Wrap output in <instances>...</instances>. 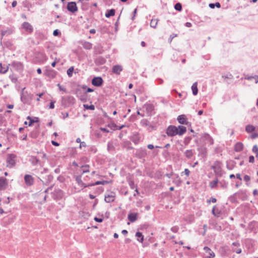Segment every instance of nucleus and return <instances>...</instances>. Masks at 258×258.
I'll return each mask as SVG.
<instances>
[{"label": "nucleus", "instance_id": "nucleus-43", "mask_svg": "<svg viewBox=\"0 0 258 258\" xmlns=\"http://www.w3.org/2000/svg\"><path fill=\"white\" fill-rule=\"evenodd\" d=\"M89 167L90 166L89 165H82L81 168H82V174L89 172Z\"/></svg>", "mask_w": 258, "mask_h": 258}, {"label": "nucleus", "instance_id": "nucleus-51", "mask_svg": "<svg viewBox=\"0 0 258 258\" xmlns=\"http://www.w3.org/2000/svg\"><path fill=\"white\" fill-rule=\"evenodd\" d=\"M174 9L178 11H180L182 10V6L179 3H176L174 6Z\"/></svg>", "mask_w": 258, "mask_h": 258}, {"label": "nucleus", "instance_id": "nucleus-5", "mask_svg": "<svg viewBox=\"0 0 258 258\" xmlns=\"http://www.w3.org/2000/svg\"><path fill=\"white\" fill-rule=\"evenodd\" d=\"M166 133L169 137H173L177 135V127L174 125H169L166 129Z\"/></svg>", "mask_w": 258, "mask_h": 258}, {"label": "nucleus", "instance_id": "nucleus-10", "mask_svg": "<svg viewBox=\"0 0 258 258\" xmlns=\"http://www.w3.org/2000/svg\"><path fill=\"white\" fill-rule=\"evenodd\" d=\"M16 155L14 154H10L7 158V162L8 164V166L12 167L15 165Z\"/></svg>", "mask_w": 258, "mask_h": 258}, {"label": "nucleus", "instance_id": "nucleus-62", "mask_svg": "<svg viewBox=\"0 0 258 258\" xmlns=\"http://www.w3.org/2000/svg\"><path fill=\"white\" fill-rule=\"evenodd\" d=\"M244 179L246 182H248L250 180V177L249 175H246L244 176Z\"/></svg>", "mask_w": 258, "mask_h": 258}, {"label": "nucleus", "instance_id": "nucleus-56", "mask_svg": "<svg viewBox=\"0 0 258 258\" xmlns=\"http://www.w3.org/2000/svg\"><path fill=\"white\" fill-rule=\"evenodd\" d=\"M191 137H186L184 139V143L185 144V145H188L190 141H191Z\"/></svg>", "mask_w": 258, "mask_h": 258}, {"label": "nucleus", "instance_id": "nucleus-54", "mask_svg": "<svg viewBox=\"0 0 258 258\" xmlns=\"http://www.w3.org/2000/svg\"><path fill=\"white\" fill-rule=\"evenodd\" d=\"M27 119L28 120H30V121L29 122V124H28L29 126H31L34 122L38 121V119H37L36 120H34L33 119H32L31 117H30V116H28L27 117Z\"/></svg>", "mask_w": 258, "mask_h": 258}, {"label": "nucleus", "instance_id": "nucleus-63", "mask_svg": "<svg viewBox=\"0 0 258 258\" xmlns=\"http://www.w3.org/2000/svg\"><path fill=\"white\" fill-rule=\"evenodd\" d=\"M94 220L97 222H99V223H101L103 221V219L102 218H97V217H95L94 218Z\"/></svg>", "mask_w": 258, "mask_h": 258}, {"label": "nucleus", "instance_id": "nucleus-34", "mask_svg": "<svg viewBox=\"0 0 258 258\" xmlns=\"http://www.w3.org/2000/svg\"><path fill=\"white\" fill-rule=\"evenodd\" d=\"M198 84L197 82H195L193 84V85L191 86V90L192 91V94L194 95H197L198 93V89L197 87Z\"/></svg>", "mask_w": 258, "mask_h": 258}, {"label": "nucleus", "instance_id": "nucleus-39", "mask_svg": "<svg viewBox=\"0 0 258 258\" xmlns=\"http://www.w3.org/2000/svg\"><path fill=\"white\" fill-rule=\"evenodd\" d=\"M173 176H174L173 182L176 183L177 185H179L181 183V181L180 180V178L178 175L176 174H174Z\"/></svg>", "mask_w": 258, "mask_h": 258}, {"label": "nucleus", "instance_id": "nucleus-36", "mask_svg": "<svg viewBox=\"0 0 258 258\" xmlns=\"http://www.w3.org/2000/svg\"><path fill=\"white\" fill-rule=\"evenodd\" d=\"M115 11L114 9H111L110 10L107 11L105 13V17L107 18H109L111 16H113L115 15Z\"/></svg>", "mask_w": 258, "mask_h": 258}, {"label": "nucleus", "instance_id": "nucleus-57", "mask_svg": "<svg viewBox=\"0 0 258 258\" xmlns=\"http://www.w3.org/2000/svg\"><path fill=\"white\" fill-rule=\"evenodd\" d=\"M179 230V228L178 226H173L171 228V230L174 233H177Z\"/></svg>", "mask_w": 258, "mask_h": 258}, {"label": "nucleus", "instance_id": "nucleus-59", "mask_svg": "<svg viewBox=\"0 0 258 258\" xmlns=\"http://www.w3.org/2000/svg\"><path fill=\"white\" fill-rule=\"evenodd\" d=\"M252 152H254V153H257L258 152V147L257 146V145H254L253 146V148H252Z\"/></svg>", "mask_w": 258, "mask_h": 258}, {"label": "nucleus", "instance_id": "nucleus-32", "mask_svg": "<svg viewBox=\"0 0 258 258\" xmlns=\"http://www.w3.org/2000/svg\"><path fill=\"white\" fill-rule=\"evenodd\" d=\"M218 182V179L217 178H215L213 181H211L209 183V186L211 188H215L217 186Z\"/></svg>", "mask_w": 258, "mask_h": 258}, {"label": "nucleus", "instance_id": "nucleus-15", "mask_svg": "<svg viewBox=\"0 0 258 258\" xmlns=\"http://www.w3.org/2000/svg\"><path fill=\"white\" fill-rule=\"evenodd\" d=\"M122 67L119 64L114 65L112 68V72L116 75H120V73L122 71Z\"/></svg>", "mask_w": 258, "mask_h": 258}, {"label": "nucleus", "instance_id": "nucleus-29", "mask_svg": "<svg viewBox=\"0 0 258 258\" xmlns=\"http://www.w3.org/2000/svg\"><path fill=\"white\" fill-rule=\"evenodd\" d=\"M243 145L240 142L237 143L234 146V150L236 152H240L243 150Z\"/></svg>", "mask_w": 258, "mask_h": 258}, {"label": "nucleus", "instance_id": "nucleus-40", "mask_svg": "<svg viewBox=\"0 0 258 258\" xmlns=\"http://www.w3.org/2000/svg\"><path fill=\"white\" fill-rule=\"evenodd\" d=\"M158 22V19H152L150 22V26L153 28H156Z\"/></svg>", "mask_w": 258, "mask_h": 258}, {"label": "nucleus", "instance_id": "nucleus-4", "mask_svg": "<svg viewBox=\"0 0 258 258\" xmlns=\"http://www.w3.org/2000/svg\"><path fill=\"white\" fill-rule=\"evenodd\" d=\"M147 150L145 148H140L137 149L135 153V156L138 158L142 159L145 158L147 155Z\"/></svg>", "mask_w": 258, "mask_h": 258}, {"label": "nucleus", "instance_id": "nucleus-12", "mask_svg": "<svg viewBox=\"0 0 258 258\" xmlns=\"http://www.w3.org/2000/svg\"><path fill=\"white\" fill-rule=\"evenodd\" d=\"M103 82V79L100 77H94L92 80V85L96 87L101 86L102 85Z\"/></svg>", "mask_w": 258, "mask_h": 258}, {"label": "nucleus", "instance_id": "nucleus-61", "mask_svg": "<svg viewBox=\"0 0 258 258\" xmlns=\"http://www.w3.org/2000/svg\"><path fill=\"white\" fill-rule=\"evenodd\" d=\"M249 162L250 163H253L254 162V157L253 156H250L249 157Z\"/></svg>", "mask_w": 258, "mask_h": 258}, {"label": "nucleus", "instance_id": "nucleus-64", "mask_svg": "<svg viewBox=\"0 0 258 258\" xmlns=\"http://www.w3.org/2000/svg\"><path fill=\"white\" fill-rule=\"evenodd\" d=\"M49 108L50 109H53L54 108V102L51 101L50 103Z\"/></svg>", "mask_w": 258, "mask_h": 258}, {"label": "nucleus", "instance_id": "nucleus-31", "mask_svg": "<svg viewBox=\"0 0 258 258\" xmlns=\"http://www.w3.org/2000/svg\"><path fill=\"white\" fill-rule=\"evenodd\" d=\"M127 181H128V184H129L130 187L132 189L136 188L135 191L137 192V194H139L138 189L137 188L136 185L135 184V183H134V181L131 178H129L127 180Z\"/></svg>", "mask_w": 258, "mask_h": 258}, {"label": "nucleus", "instance_id": "nucleus-49", "mask_svg": "<svg viewBox=\"0 0 258 258\" xmlns=\"http://www.w3.org/2000/svg\"><path fill=\"white\" fill-rule=\"evenodd\" d=\"M39 134L37 131H34L30 133V137L32 138H36Z\"/></svg>", "mask_w": 258, "mask_h": 258}, {"label": "nucleus", "instance_id": "nucleus-9", "mask_svg": "<svg viewBox=\"0 0 258 258\" xmlns=\"http://www.w3.org/2000/svg\"><path fill=\"white\" fill-rule=\"evenodd\" d=\"M115 197V193L113 191H110L105 196L104 200L107 203H111L114 201Z\"/></svg>", "mask_w": 258, "mask_h": 258}, {"label": "nucleus", "instance_id": "nucleus-14", "mask_svg": "<svg viewBox=\"0 0 258 258\" xmlns=\"http://www.w3.org/2000/svg\"><path fill=\"white\" fill-rule=\"evenodd\" d=\"M75 180L78 185H79L82 188H85L87 187L91 186V185H89V183L87 184L83 182V181L82 180L81 175L75 176Z\"/></svg>", "mask_w": 258, "mask_h": 258}, {"label": "nucleus", "instance_id": "nucleus-11", "mask_svg": "<svg viewBox=\"0 0 258 258\" xmlns=\"http://www.w3.org/2000/svg\"><path fill=\"white\" fill-rule=\"evenodd\" d=\"M140 124L143 127H147V130L149 131H152L154 129V126L150 124V122L147 119H142Z\"/></svg>", "mask_w": 258, "mask_h": 258}, {"label": "nucleus", "instance_id": "nucleus-42", "mask_svg": "<svg viewBox=\"0 0 258 258\" xmlns=\"http://www.w3.org/2000/svg\"><path fill=\"white\" fill-rule=\"evenodd\" d=\"M8 71V67H3L2 64L0 63V73L5 74Z\"/></svg>", "mask_w": 258, "mask_h": 258}, {"label": "nucleus", "instance_id": "nucleus-37", "mask_svg": "<svg viewBox=\"0 0 258 258\" xmlns=\"http://www.w3.org/2000/svg\"><path fill=\"white\" fill-rule=\"evenodd\" d=\"M184 154L185 156L188 159H190L194 155L192 150H187Z\"/></svg>", "mask_w": 258, "mask_h": 258}, {"label": "nucleus", "instance_id": "nucleus-26", "mask_svg": "<svg viewBox=\"0 0 258 258\" xmlns=\"http://www.w3.org/2000/svg\"><path fill=\"white\" fill-rule=\"evenodd\" d=\"M29 161L33 166H36L40 163L39 160L35 156H31L29 159Z\"/></svg>", "mask_w": 258, "mask_h": 258}, {"label": "nucleus", "instance_id": "nucleus-52", "mask_svg": "<svg viewBox=\"0 0 258 258\" xmlns=\"http://www.w3.org/2000/svg\"><path fill=\"white\" fill-rule=\"evenodd\" d=\"M74 72V68L73 67H70L68 70H67V74L69 77H72L73 75V73Z\"/></svg>", "mask_w": 258, "mask_h": 258}, {"label": "nucleus", "instance_id": "nucleus-44", "mask_svg": "<svg viewBox=\"0 0 258 258\" xmlns=\"http://www.w3.org/2000/svg\"><path fill=\"white\" fill-rule=\"evenodd\" d=\"M216 7L218 8H221V5L219 3L217 2L215 4L211 3L209 4V7L211 9H214L215 7Z\"/></svg>", "mask_w": 258, "mask_h": 258}, {"label": "nucleus", "instance_id": "nucleus-17", "mask_svg": "<svg viewBox=\"0 0 258 258\" xmlns=\"http://www.w3.org/2000/svg\"><path fill=\"white\" fill-rule=\"evenodd\" d=\"M131 139L135 144H138L140 141L141 137L138 133H135L133 134Z\"/></svg>", "mask_w": 258, "mask_h": 258}, {"label": "nucleus", "instance_id": "nucleus-6", "mask_svg": "<svg viewBox=\"0 0 258 258\" xmlns=\"http://www.w3.org/2000/svg\"><path fill=\"white\" fill-rule=\"evenodd\" d=\"M205 258H213L215 256V253L208 246L204 247Z\"/></svg>", "mask_w": 258, "mask_h": 258}, {"label": "nucleus", "instance_id": "nucleus-8", "mask_svg": "<svg viewBox=\"0 0 258 258\" xmlns=\"http://www.w3.org/2000/svg\"><path fill=\"white\" fill-rule=\"evenodd\" d=\"M64 196L63 192L60 189H57L53 192V198L56 200H61Z\"/></svg>", "mask_w": 258, "mask_h": 258}, {"label": "nucleus", "instance_id": "nucleus-30", "mask_svg": "<svg viewBox=\"0 0 258 258\" xmlns=\"http://www.w3.org/2000/svg\"><path fill=\"white\" fill-rule=\"evenodd\" d=\"M110 182V181H107V180L97 181L94 183H89V185H91V186H95V185H99V184L104 185V184L109 183Z\"/></svg>", "mask_w": 258, "mask_h": 258}, {"label": "nucleus", "instance_id": "nucleus-50", "mask_svg": "<svg viewBox=\"0 0 258 258\" xmlns=\"http://www.w3.org/2000/svg\"><path fill=\"white\" fill-rule=\"evenodd\" d=\"M9 78L11 79V81L14 83H16L18 81L17 78L14 75H10Z\"/></svg>", "mask_w": 258, "mask_h": 258}, {"label": "nucleus", "instance_id": "nucleus-22", "mask_svg": "<svg viewBox=\"0 0 258 258\" xmlns=\"http://www.w3.org/2000/svg\"><path fill=\"white\" fill-rule=\"evenodd\" d=\"M95 62L97 65H102L106 62V59L103 56H98L95 60Z\"/></svg>", "mask_w": 258, "mask_h": 258}, {"label": "nucleus", "instance_id": "nucleus-28", "mask_svg": "<svg viewBox=\"0 0 258 258\" xmlns=\"http://www.w3.org/2000/svg\"><path fill=\"white\" fill-rule=\"evenodd\" d=\"M7 185L6 179L4 177L0 178V190L4 189Z\"/></svg>", "mask_w": 258, "mask_h": 258}, {"label": "nucleus", "instance_id": "nucleus-2", "mask_svg": "<svg viewBox=\"0 0 258 258\" xmlns=\"http://www.w3.org/2000/svg\"><path fill=\"white\" fill-rule=\"evenodd\" d=\"M222 163L220 161H216L211 166V168L213 169L216 175L222 176Z\"/></svg>", "mask_w": 258, "mask_h": 258}, {"label": "nucleus", "instance_id": "nucleus-18", "mask_svg": "<svg viewBox=\"0 0 258 258\" xmlns=\"http://www.w3.org/2000/svg\"><path fill=\"white\" fill-rule=\"evenodd\" d=\"M22 26H23V28L25 29L27 32H28L30 33H32L33 32V27L28 22H24Z\"/></svg>", "mask_w": 258, "mask_h": 258}, {"label": "nucleus", "instance_id": "nucleus-53", "mask_svg": "<svg viewBox=\"0 0 258 258\" xmlns=\"http://www.w3.org/2000/svg\"><path fill=\"white\" fill-rule=\"evenodd\" d=\"M232 249L233 252H235L236 253H237L238 254L240 253L242 251L241 249L240 248H238V247H232Z\"/></svg>", "mask_w": 258, "mask_h": 258}, {"label": "nucleus", "instance_id": "nucleus-35", "mask_svg": "<svg viewBox=\"0 0 258 258\" xmlns=\"http://www.w3.org/2000/svg\"><path fill=\"white\" fill-rule=\"evenodd\" d=\"M136 236L137 238V240L140 242H143L144 240V236L142 233L140 232H137L136 233Z\"/></svg>", "mask_w": 258, "mask_h": 258}, {"label": "nucleus", "instance_id": "nucleus-25", "mask_svg": "<svg viewBox=\"0 0 258 258\" xmlns=\"http://www.w3.org/2000/svg\"><path fill=\"white\" fill-rule=\"evenodd\" d=\"M82 44L84 49L87 50H90L92 48V44L88 41H83Z\"/></svg>", "mask_w": 258, "mask_h": 258}, {"label": "nucleus", "instance_id": "nucleus-23", "mask_svg": "<svg viewBox=\"0 0 258 258\" xmlns=\"http://www.w3.org/2000/svg\"><path fill=\"white\" fill-rule=\"evenodd\" d=\"M177 135L181 136L183 135L186 132V127L182 125H179L177 127Z\"/></svg>", "mask_w": 258, "mask_h": 258}, {"label": "nucleus", "instance_id": "nucleus-1", "mask_svg": "<svg viewBox=\"0 0 258 258\" xmlns=\"http://www.w3.org/2000/svg\"><path fill=\"white\" fill-rule=\"evenodd\" d=\"M25 88H23L21 92V100L23 103L28 104L32 98V95L25 91Z\"/></svg>", "mask_w": 258, "mask_h": 258}, {"label": "nucleus", "instance_id": "nucleus-19", "mask_svg": "<svg viewBox=\"0 0 258 258\" xmlns=\"http://www.w3.org/2000/svg\"><path fill=\"white\" fill-rule=\"evenodd\" d=\"M202 138L209 143L210 145H213L214 143L213 139L212 137L208 134H204L202 135Z\"/></svg>", "mask_w": 258, "mask_h": 258}, {"label": "nucleus", "instance_id": "nucleus-16", "mask_svg": "<svg viewBox=\"0 0 258 258\" xmlns=\"http://www.w3.org/2000/svg\"><path fill=\"white\" fill-rule=\"evenodd\" d=\"M12 66L14 69L18 71H21L23 70V64L19 61H14L12 63Z\"/></svg>", "mask_w": 258, "mask_h": 258}, {"label": "nucleus", "instance_id": "nucleus-27", "mask_svg": "<svg viewBox=\"0 0 258 258\" xmlns=\"http://www.w3.org/2000/svg\"><path fill=\"white\" fill-rule=\"evenodd\" d=\"M107 126H108V127H109V128H110L111 129H112L113 130H121V128H122L124 126V125H122L120 126H118L114 123H110L108 124Z\"/></svg>", "mask_w": 258, "mask_h": 258}, {"label": "nucleus", "instance_id": "nucleus-45", "mask_svg": "<svg viewBox=\"0 0 258 258\" xmlns=\"http://www.w3.org/2000/svg\"><path fill=\"white\" fill-rule=\"evenodd\" d=\"M80 99L84 102H85L87 101V95L86 93H84L83 95H81L80 96Z\"/></svg>", "mask_w": 258, "mask_h": 258}, {"label": "nucleus", "instance_id": "nucleus-55", "mask_svg": "<svg viewBox=\"0 0 258 258\" xmlns=\"http://www.w3.org/2000/svg\"><path fill=\"white\" fill-rule=\"evenodd\" d=\"M216 206H215L212 209V214L216 217H219L220 214V212H218L217 213H216Z\"/></svg>", "mask_w": 258, "mask_h": 258}, {"label": "nucleus", "instance_id": "nucleus-13", "mask_svg": "<svg viewBox=\"0 0 258 258\" xmlns=\"http://www.w3.org/2000/svg\"><path fill=\"white\" fill-rule=\"evenodd\" d=\"M67 9L69 11L72 13H75L78 11V8L77 7L75 2H69L67 5Z\"/></svg>", "mask_w": 258, "mask_h": 258}, {"label": "nucleus", "instance_id": "nucleus-21", "mask_svg": "<svg viewBox=\"0 0 258 258\" xmlns=\"http://www.w3.org/2000/svg\"><path fill=\"white\" fill-rule=\"evenodd\" d=\"M178 121L180 124H187V118H186V116L185 115H180L177 117V118Z\"/></svg>", "mask_w": 258, "mask_h": 258}, {"label": "nucleus", "instance_id": "nucleus-48", "mask_svg": "<svg viewBox=\"0 0 258 258\" xmlns=\"http://www.w3.org/2000/svg\"><path fill=\"white\" fill-rule=\"evenodd\" d=\"M47 75L48 76H50L52 78H54L55 76V72L53 70L48 71V72L47 73Z\"/></svg>", "mask_w": 258, "mask_h": 258}, {"label": "nucleus", "instance_id": "nucleus-7", "mask_svg": "<svg viewBox=\"0 0 258 258\" xmlns=\"http://www.w3.org/2000/svg\"><path fill=\"white\" fill-rule=\"evenodd\" d=\"M24 181H25V184L27 186H31L34 184V179L32 177V175H29V174H26L24 176Z\"/></svg>", "mask_w": 258, "mask_h": 258}, {"label": "nucleus", "instance_id": "nucleus-41", "mask_svg": "<svg viewBox=\"0 0 258 258\" xmlns=\"http://www.w3.org/2000/svg\"><path fill=\"white\" fill-rule=\"evenodd\" d=\"M66 100L70 104H73L75 102V99L73 96H68L66 98Z\"/></svg>", "mask_w": 258, "mask_h": 258}, {"label": "nucleus", "instance_id": "nucleus-20", "mask_svg": "<svg viewBox=\"0 0 258 258\" xmlns=\"http://www.w3.org/2000/svg\"><path fill=\"white\" fill-rule=\"evenodd\" d=\"M145 107L148 115H151L153 110H154V107L153 105L151 104H148L145 105Z\"/></svg>", "mask_w": 258, "mask_h": 258}, {"label": "nucleus", "instance_id": "nucleus-58", "mask_svg": "<svg viewBox=\"0 0 258 258\" xmlns=\"http://www.w3.org/2000/svg\"><path fill=\"white\" fill-rule=\"evenodd\" d=\"M217 202V200L215 198L212 197L210 200L207 201V203L210 204L211 202L216 203Z\"/></svg>", "mask_w": 258, "mask_h": 258}, {"label": "nucleus", "instance_id": "nucleus-38", "mask_svg": "<svg viewBox=\"0 0 258 258\" xmlns=\"http://www.w3.org/2000/svg\"><path fill=\"white\" fill-rule=\"evenodd\" d=\"M255 129V127L253 125H250V124H248V125H246L245 127V131L247 133H251V132L254 131Z\"/></svg>", "mask_w": 258, "mask_h": 258}, {"label": "nucleus", "instance_id": "nucleus-24", "mask_svg": "<svg viewBox=\"0 0 258 258\" xmlns=\"http://www.w3.org/2000/svg\"><path fill=\"white\" fill-rule=\"evenodd\" d=\"M210 225H211L213 228L217 231H220L222 230L221 225L216 222H213L211 223Z\"/></svg>", "mask_w": 258, "mask_h": 258}, {"label": "nucleus", "instance_id": "nucleus-60", "mask_svg": "<svg viewBox=\"0 0 258 258\" xmlns=\"http://www.w3.org/2000/svg\"><path fill=\"white\" fill-rule=\"evenodd\" d=\"M59 34H60V32L58 30L56 29V30L53 31V35L54 36H56L59 35Z\"/></svg>", "mask_w": 258, "mask_h": 258}, {"label": "nucleus", "instance_id": "nucleus-46", "mask_svg": "<svg viewBox=\"0 0 258 258\" xmlns=\"http://www.w3.org/2000/svg\"><path fill=\"white\" fill-rule=\"evenodd\" d=\"M114 149H115V148L112 143H110V142L108 143L107 150L108 151L110 152V151H113L114 150Z\"/></svg>", "mask_w": 258, "mask_h": 258}, {"label": "nucleus", "instance_id": "nucleus-33", "mask_svg": "<svg viewBox=\"0 0 258 258\" xmlns=\"http://www.w3.org/2000/svg\"><path fill=\"white\" fill-rule=\"evenodd\" d=\"M137 215L136 213H130L128 215V219L131 222H134L136 221Z\"/></svg>", "mask_w": 258, "mask_h": 258}, {"label": "nucleus", "instance_id": "nucleus-3", "mask_svg": "<svg viewBox=\"0 0 258 258\" xmlns=\"http://www.w3.org/2000/svg\"><path fill=\"white\" fill-rule=\"evenodd\" d=\"M245 194L242 191H239L237 192L234 194L229 198V200L230 202L235 203L237 202L238 198H242V197L244 196Z\"/></svg>", "mask_w": 258, "mask_h": 258}, {"label": "nucleus", "instance_id": "nucleus-47", "mask_svg": "<svg viewBox=\"0 0 258 258\" xmlns=\"http://www.w3.org/2000/svg\"><path fill=\"white\" fill-rule=\"evenodd\" d=\"M83 106L86 109H90L94 110L95 109V106L93 105H89L88 104H84Z\"/></svg>", "mask_w": 258, "mask_h": 258}]
</instances>
